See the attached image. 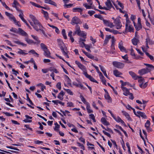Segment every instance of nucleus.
Returning a JSON list of instances; mask_svg holds the SVG:
<instances>
[{
  "label": "nucleus",
  "instance_id": "37998d69",
  "mask_svg": "<svg viewBox=\"0 0 154 154\" xmlns=\"http://www.w3.org/2000/svg\"><path fill=\"white\" fill-rule=\"evenodd\" d=\"M30 3H31L32 5L33 6L38 7L39 8H42V6H40V5H38V4H37L35 3L34 2H30Z\"/></svg>",
  "mask_w": 154,
  "mask_h": 154
},
{
  "label": "nucleus",
  "instance_id": "bb28decb",
  "mask_svg": "<svg viewBox=\"0 0 154 154\" xmlns=\"http://www.w3.org/2000/svg\"><path fill=\"white\" fill-rule=\"evenodd\" d=\"M104 97L105 99L108 100V102L111 103L112 102L111 97L109 96L108 93H106V94H105Z\"/></svg>",
  "mask_w": 154,
  "mask_h": 154
},
{
  "label": "nucleus",
  "instance_id": "9b49d317",
  "mask_svg": "<svg viewBox=\"0 0 154 154\" xmlns=\"http://www.w3.org/2000/svg\"><path fill=\"white\" fill-rule=\"evenodd\" d=\"M150 121L149 120H147L145 124V126L148 132H150L152 131V129L150 127Z\"/></svg>",
  "mask_w": 154,
  "mask_h": 154
},
{
  "label": "nucleus",
  "instance_id": "a18cd8bd",
  "mask_svg": "<svg viewBox=\"0 0 154 154\" xmlns=\"http://www.w3.org/2000/svg\"><path fill=\"white\" fill-rule=\"evenodd\" d=\"M145 54L146 55L149 57V58L151 60L153 61L154 60V58L153 56L150 55L147 52H145Z\"/></svg>",
  "mask_w": 154,
  "mask_h": 154
},
{
  "label": "nucleus",
  "instance_id": "09e8293b",
  "mask_svg": "<svg viewBox=\"0 0 154 154\" xmlns=\"http://www.w3.org/2000/svg\"><path fill=\"white\" fill-rule=\"evenodd\" d=\"M80 97V98L81 99L82 101L85 104H86V105H87V103H89L88 102L86 101L85 99V98H84V97L82 95H81Z\"/></svg>",
  "mask_w": 154,
  "mask_h": 154
},
{
  "label": "nucleus",
  "instance_id": "603ef678",
  "mask_svg": "<svg viewBox=\"0 0 154 154\" xmlns=\"http://www.w3.org/2000/svg\"><path fill=\"white\" fill-rule=\"evenodd\" d=\"M122 57L123 59L126 61L125 62H127L128 61V57L127 54H126L124 56H122Z\"/></svg>",
  "mask_w": 154,
  "mask_h": 154
},
{
  "label": "nucleus",
  "instance_id": "dca6fc26",
  "mask_svg": "<svg viewBox=\"0 0 154 154\" xmlns=\"http://www.w3.org/2000/svg\"><path fill=\"white\" fill-rule=\"evenodd\" d=\"M122 88L123 91V94L126 96L129 95L131 93L129 92V90L126 87H122Z\"/></svg>",
  "mask_w": 154,
  "mask_h": 154
},
{
  "label": "nucleus",
  "instance_id": "2eb2a0df",
  "mask_svg": "<svg viewBox=\"0 0 154 154\" xmlns=\"http://www.w3.org/2000/svg\"><path fill=\"white\" fill-rule=\"evenodd\" d=\"M136 116L140 118V116L146 119L147 118V116L145 115L144 112H142L140 111H138L137 112V114L136 115Z\"/></svg>",
  "mask_w": 154,
  "mask_h": 154
},
{
  "label": "nucleus",
  "instance_id": "c756f323",
  "mask_svg": "<svg viewBox=\"0 0 154 154\" xmlns=\"http://www.w3.org/2000/svg\"><path fill=\"white\" fill-rule=\"evenodd\" d=\"M64 95V93L63 91H61L57 96V98L59 99L60 100H62L63 99V97Z\"/></svg>",
  "mask_w": 154,
  "mask_h": 154
},
{
  "label": "nucleus",
  "instance_id": "393cba45",
  "mask_svg": "<svg viewBox=\"0 0 154 154\" xmlns=\"http://www.w3.org/2000/svg\"><path fill=\"white\" fill-rule=\"evenodd\" d=\"M122 112L123 113V115L125 116L126 118L129 121H131V119L129 115V114L124 111H122Z\"/></svg>",
  "mask_w": 154,
  "mask_h": 154
},
{
  "label": "nucleus",
  "instance_id": "aec40b11",
  "mask_svg": "<svg viewBox=\"0 0 154 154\" xmlns=\"http://www.w3.org/2000/svg\"><path fill=\"white\" fill-rule=\"evenodd\" d=\"M119 48L121 51L126 52V49L123 46L122 43V41L119 44Z\"/></svg>",
  "mask_w": 154,
  "mask_h": 154
},
{
  "label": "nucleus",
  "instance_id": "338daca9",
  "mask_svg": "<svg viewBox=\"0 0 154 154\" xmlns=\"http://www.w3.org/2000/svg\"><path fill=\"white\" fill-rule=\"evenodd\" d=\"M87 56L89 58L92 59H94V56L88 53V54L87 55Z\"/></svg>",
  "mask_w": 154,
  "mask_h": 154
},
{
  "label": "nucleus",
  "instance_id": "7ed1b4c3",
  "mask_svg": "<svg viewBox=\"0 0 154 154\" xmlns=\"http://www.w3.org/2000/svg\"><path fill=\"white\" fill-rule=\"evenodd\" d=\"M114 23L115 24V26H116V29H121L122 26V25L120 20L119 17L116 18L115 20Z\"/></svg>",
  "mask_w": 154,
  "mask_h": 154
},
{
  "label": "nucleus",
  "instance_id": "39448f33",
  "mask_svg": "<svg viewBox=\"0 0 154 154\" xmlns=\"http://www.w3.org/2000/svg\"><path fill=\"white\" fill-rule=\"evenodd\" d=\"M113 65L115 67L119 69H122L124 66V64L122 63L114 61L112 63Z\"/></svg>",
  "mask_w": 154,
  "mask_h": 154
},
{
  "label": "nucleus",
  "instance_id": "8fccbe9b",
  "mask_svg": "<svg viewBox=\"0 0 154 154\" xmlns=\"http://www.w3.org/2000/svg\"><path fill=\"white\" fill-rule=\"evenodd\" d=\"M14 42L16 44L21 45L23 46L26 47V44H24L19 41H15Z\"/></svg>",
  "mask_w": 154,
  "mask_h": 154
},
{
  "label": "nucleus",
  "instance_id": "9d476101",
  "mask_svg": "<svg viewBox=\"0 0 154 154\" xmlns=\"http://www.w3.org/2000/svg\"><path fill=\"white\" fill-rule=\"evenodd\" d=\"M84 75H85L86 77L89 79L91 82L97 83H98L97 82L96 80L93 78V77L91 75H88L87 72H85L84 73Z\"/></svg>",
  "mask_w": 154,
  "mask_h": 154
},
{
  "label": "nucleus",
  "instance_id": "f8f14e48",
  "mask_svg": "<svg viewBox=\"0 0 154 154\" xmlns=\"http://www.w3.org/2000/svg\"><path fill=\"white\" fill-rule=\"evenodd\" d=\"M113 118L116 122H120L123 125L125 126H126V125L124 122L119 117L117 116L116 117L115 116H114Z\"/></svg>",
  "mask_w": 154,
  "mask_h": 154
},
{
  "label": "nucleus",
  "instance_id": "f03ea898",
  "mask_svg": "<svg viewBox=\"0 0 154 154\" xmlns=\"http://www.w3.org/2000/svg\"><path fill=\"white\" fill-rule=\"evenodd\" d=\"M29 17L32 19V21L35 24H37L38 26V30L36 31H38L39 30H40L45 36L47 37V35L45 33V31L43 29H41V28L43 27L42 25L37 20L36 18L32 15H30Z\"/></svg>",
  "mask_w": 154,
  "mask_h": 154
},
{
  "label": "nucleus",
  "instance_id": "e433bc0d",
  "mask_svg": "<svg viewBox=\"0 0 154 154\" xmlns=\"http://www.w3.org/2000/svg\"><path fill=\"white\" fill-rule=\"evenodd\" d=\"M86 33L84 32L83 31H82L78 35L79 36H81L84 38H86Z\"/></svg>",
  "mask_w": 154,
  "mask_h": 154
},
{
  "label": "nucleus",
  "instance_id": "a19ab883",
  "mask_svg": "<svg viewBox=\"0 0 154 154\" xmlns=\"http://www.w3.org/2000/svg\"><path fill=\"white\" fill-rule=\"evenodd\" d=\"M19 51H18L17 53L19 54L24 55H26L28 54L27 53H26L24 52V51H25V50H23L20 49H19Z\"/></svg>",
  "mask_w": 154,
  "mask_h": 154
},
{
  "label": "nucleus",
  "instance_id": "f3484780",
  "mask_svg": "<svg viewBox=\"0 0 154 154\" xmlns=\"http://www.w3.org/2000/svg\"><path fill=\"white\" fill-rule=\"evenodd\" d=\"M18 30L17 33H18L23 36H28L27 33L21 28H19Z\"/></svg>",
  "mask_w": 154,
  "mask_h": 154
},
{
  "label": "nucleus",
  "instance_id": "5fc2aeb1",
  "mask_svg": "<svg viewBox=\"0 0 154 154\" xmlns=\"http://www.w3.org/2000/svg\"><path fill=\"white\" fill-rule=\"evenodd\" d=\"M48 4L52 5L56 7H57V4L54 2L52 1V0H50Z\"/></svg>",
  "mask_w": 154,
  "mask_h": 154
},
{
  "label": "nucleus",
  "instance_id": "72a5a7b5",
  "mask_svg": "<svg viewBox=\"0 0 154 154\" xmlns=\"http://www.w3.org/2000/svg\"><path fill=\"white\" fill-rule=\"evenodd\" d=\"M128 29L129 32H131L134 30L133 28L131 26H128V23H126L125 25V29Z\"/></svg>",
  "mask_w": 154,
  "mask_h": 154
},
{
  "label": "nucleus",
  "instance_id": "0e129e2a",
  "mask_svg": "<svg viewBox=\"0 0 154 154\" xmlns=\"http://www.w3.org/2000/svg\"><path fill=\"white\" fill-rule=\"evenodd\" d=\"M117 2L118 3V4L122 8V9H123L124 8V6L123 4L118 1H117Z\"/></svg>",
  "mask_w": 154,
  "mask_h": 154
},
{
  "label": "nucleus",
  "instance_id": "ea45409f",
  "mask_svg": "<svg viewBox=\"0 0 154 154\" xmlns=\"http://www.w3.org/2000/svg\"><path fill=\"white\" fill-rule=\"evenodd\" d=\"M25 40L28 44H29L32 43H34V44L35 43H34L32 40L29 39L28 38H25Z\"/></svg>",
  "mask_w": 154,
  "mask_h": 154
},
{
  "label": "nucleus",
  "instance_id": "4d7b16f0",
  "mask_svg": "<svg viewBox=\"0 0 154 154\" xmlns=\"http://www.w3.org/2000/svg\"><path fill=\"white\" fill-rule=\"evenodd\" d=\"M91 5H88L86 3H85L83 4V6H84L86 9H90L92 8Z\"/></svg>",
  "mask_w": 154,
  "mask_h": 154
},
{
  "label": "nucleus",
  "instance_id": "052dcab7",
  "mask_svg": "<svg viewBox=\"0 0 154 154\" xmlns=\"http://www.w3.org/2000/svg\"><path fill=\"white\" fill-rule=\"evenodd\" d=\"M65 90L66 92L70 95H73L72 92L69 89H65Z\"/></svg>",
  "mask_w": 154,
  "mask_h": 154
},
{
  "label": "nucleus",
  "instance_id": "4be33fe9",
  "mask_svg": "<svg viewBox=\"0 0 154 154\" xmlns=\"http://www.w3.org/2000/svg\"><path fill=\"white\" fill-rule=\"evenodd\" d=\"M111 38V35H106V37L104 41L103 45H106L109 42V39H110Z\"/></svg>",
  "mask_w": 154,
  "mask_h": 154
},
{
  "label": "nucleus",
  "instance_id": "69168bd1",
  "mask_svg": "<svg viewBox=\"0 0 154 154\" xmlns=\"http://www.w3.org/2000/svg\"><path fill=\"white\" fill-rule=\"evenodd\" d=\"M150 41V39L149 38H147L146 39V47L147 48H149V47L148 45V43H149Z\"/></svg>",
  "mask_w": 154,
  "mask_h": 154
},
{
  "label": "nucleus",
  "instance_id": "c9c22d12",
  "mask_svg": "<svg viewBox=\"0 0 154 154\" xmlns=\"http://www.w3.org/2000/svg\"><path fill=\"white\" fill-rule=\"evenodd\" d=\"M114 74L116 77H118L119 75H122V73L117 70H114L113 71Z\"/></svg>",
  "mask_w": 154,
  "mask_h": 154
},
{
  "label": "nucleus",
  "instance_id": "2f4dec72",
  "mask_svg": "<svg viewBox=\"0 0 154 154\" xmlns=\"http://www.w3.org/2000/svg\"><path fill=\"white\" fill-rule=\"evenodd\" d=\"M42 13H43L44 17L46 20H48L49 18L48 14L47 12L44 11L43 10H42Z\"/></svg>",
  "mask_w": 154,
  "mask_h": 154
},
{
  "label": "nucleus",
  "instance_id": "423d86ee",
  "mask_svg": "<svg viewBox=\"0 0 154 154\" xmlns=\"http://www.w3.org/2000/svg\"><path fill=\"white\" fill-rule=\"evenodd\" d=\"M151 69H149L145 68L143 69L139 70L138 71V73L141 75L147 73L148 72H150Z\"/></svg>",
  "mask_w": 154,
  "mask_h": 154
},
{
  "label": "nucleus",
  "instance_id": "473e14b6",
  "mask_svg": "<svg viewBox=\"0 0 154 154\" xmlns=\"http://www.w3.org/2000/svg\"><path fill=\"white\" fill-rule=\"evenodd\" d=\"M134 26L137 31H139L142 28L141 24H138L137 25H136L135 23H134Z\"/></svg>",
  "mask_w": 154,
  "mask_h": 154
},
{
  "label": "nucleus",
  "instance_id": "4c0bfd02",
  "mask_svg": "<svg viewBox=\"0 0 154 154\" xmlns=\"http://www.w3.org/2000/svg\"><path fill=\"white\" fill-rule=\"evenodd\" d=\"M83 45L84 46L85 49L89 52H91V51L90 49V46L88 45L85 44V43H83Z\"/></svg>",
  "mask_w": 154,
  "mask_h": 154
},
{
  "label": "nucleus",
  "instance_id": "de8ad7c7",
  "mask_svg": "<svg viewBox=\"0 0 154 154\" xmlns=\"http://www.w3.org/2000/svg\"><path fill=\"white\" fill-rule=\"evenodd\" d=\"M31 36L33 39H34L35 40L37 41V42L38 43H39L40 42V41L38 40V38L37 36L33 35H31Z\"/></svg>",
  "mask_w": 154,
  "mask_h": 154
},
{
  "label": "nucleus",
  "instance_id": "ddd939ff",
  "mask_svg": "<svg viewBox=\"0 0 154 154\" xmlns=\"http://www.w3.org/2000/svg\"><path fill=\"white\" fill-rule=\"evenodd\" d=\"M129 73L134 80H136L138 78H142V76H137L134 72L132 71H129Z\"/></svg>",
  "mask_w": 154,
  "mask_h": 154
},
{
  "label": "nucleus",
  "instance_id": "4468645a",
  "mask_svg": "<svg viewBox=\"0 0 154 154\" xmlns=\"http://www.w3.org/2000/svg\"><path fill=\"white\" fill-rule=\"evenodd\" d=\"M75 31L73 33V35H74L77 34L78 35L80 34L82 31H81L80 29V27L79 25H77L75 27Z\"/></svg>",
  "mask_w": 154,
  "mask_h": 154
},
{
  "label": "nucleus",
  "instance_id": "680f3d73",
  "mask_svg": "<svg viewBox=\"0 0 154 154\" xmlns=\"http://www.w3.org/2000/svg\"><path fill=\"white\" fill-rule=\"evenodd\" d=\"M0 2L2 3L3 5L4 6L6 9H7L8 10H10V8H9L6 5V4L5 2H3L2 0H1V2Z\"/></svg>",
  "mask_w": 154,
  "mask_h": 154
},
{
  "label": "nucleus",
  "instance_id": "49530a36",
  "mask_svg": "<svg viewBox=\"0 0 154 154\" xmlns=\"http://www.w3.org/2000/svg\"><path fill=\"white\" fill-rule=\"evenodd\" d=\"M62 34L64 38L65 39H66L67 38V36H66V31H65V29H63L62 30Z\"/></svg>",
  "mask_w": 154,
  "mask_h": 154
},
{
  "label": "nucleus",
  "instance_id": "774afa93",
  "mask_svg": "<svg viewBox=\"0 0 154 154\" xmlns=\"http://www.w3.org/2000/svg\"><path fill=\"white\" fill-rule=\"evenodd\" d=\"M95 13V11H89L88 12V14H89V15L91 16Z\"/></svg>",
  "mask_w": 154,
  "mask_h": 154
},
{
  "label": "nucleus",
  "instance_id": "20e7f679",
  "mask_svg": "<svg viewBox=\"0 0 154 154\" xmlns=\"http://www.w3.org/2000/svg\"><path fill=\"white\" fill-rule=\"evenodd\" d=\"M82 23V22L76 16L72 18L71 22V23L72 25L74 24H81Z\"/></svg>",
  "mask_w": 154,
  "mask_h": 154
},
{
  "label": "nucleus",
  "instance_id": "f704fd0d",
  "mask_svg": "<svg viewBox=\"0 0 154 154\" xmlns=\"http://www.w3.org/2000/svg\"><path fill=\"white\" fill-rule=\"evenodd\" d=\"M86 105V109L88 111V112L89 113H90L93 112V111L92 110L90 109V106L89 103H87Z\"/></svg>",
  "mask_w": 154,
  "mask_h": 154
},
{
  "label": "nucleus",
  "instance_id": "1a4fd4ad",
  "mask_svg": "<svg viewBox=\"0 0 154 154\" xmlns=\"http://www.w3.org/2000/svg\"><path fill=\"white\" fill-rule=\"evenodd\" d=\"M12 6L13 7L15 8L16 10L18 11H21L17 7L18 6H20V5L19 3L16 0H14V2L12 4Z\"/></svg>",
  "mask_w": 154,
  "mask_h": 154
},
{
  "label": "nucleus",
  "instance_id": "0eeeda50",
  "mask_svg": "<svg viewBox=\"0 0 154 154\" xmlns=\"http://www.w3.org/2000/svg\"><path fill=\"white\" fill-rule=\"evenodd\" d=\"M103 24L106 26L109 27L111 28H113L114 26V25L113 23L110 22L109 20H103Z\"/></svg>",
  "mask_w": 154,
  "mask_h": 154
},
{
  "label": "nucleus",
  "instance_id": "6e6552de",
  "mask_svg": "<svg viewBox=\"0 0 154 154\" xmlns=\"http://www.w3.org/2000/svg\"><path fill=\"white\" fill-rule=\"evenodd\" d=\"M75 63L77 65L79 68L83 71L84 73L85 72H86V68L84 66L78 61H75Z\"/></svg>",
  "mask_w": 154,
  "mask_h": 154
},
{
  "label": "nucleus",
  "instance_id": "bf43d9fd",
  "mask_svg": "<svg viewBox=\"0 0 154 154\" xmlns=\"http://www.w3.org/2000/svg\"><path fill=\"white\" fill-rule=\"evenodd\" d=\"M73 5L72 4H65L64 5V7L65 8H67L71 7Z\"/></svg>",
  "mask_w": 154,
  "mask_h": 154
},
{
  "label": "nucleus",
  "instance_id": "412c9836",
  "mask_svg": "<svg viewBox=\"0 0 154 154\" xmlns=\"http://www.w3.org/2000/svg\"><path fill=\"white\" fill-rule=\"evenodd\" d=\"M105 4L109 9H111L112 8H113L110 0H107V2L105 3Z\"/></svg>",
  "mask_w": 154,
  "mask_h": 154
},
{
  "label": "nucleus",
  "instance_id": "a878e982",
  "mask_svg": "<svg viewBox=\"0 0 154 154\" xmlns=\"http://www.w3.org/2000/svg\"><path fill=\"white\" fill-rule=\"evenodd\" d=\"M25 117L26 118V119H25L23 120V121L25 122H32V120H29L28 119H32V117H30L28 115H26Z\"/></svg>",
  "mask_w": 154,
  "mask_h": 154
},
{
  "label": "nucleus",
  "instance_id": "58836bf2",
  "mask_svg": "<svg viewBox=\"0 0 154 154\" xmlns=\"http://www.w3.org/2000/svg\"><path fill=\"white\" fill-rule=\"evenodd\" d=\"M138 41V39L136 38H133L132 40V42L133 44L134 45H137Z\"/></svg>",
  "mask_w": 154,
  "mask_h": 154
},
{
  "label": "nucleus",
  "instance_id": "c03bdc74",
  "mask_svg": "<svg viewBox=\"0 0 154 154\" xmlns=\"http://www.w3.org/2000/svg\"><path fill=\"white\" fill-rule=\"evenodd\" d=\"M147 82H146L144 84H143V85H142V84H139L140 87V88L143 89L145 88L147 86Z\"/></svg>",
  "mask_w": 154,
  "mask_h": 154
},
{
  "label": "nucleus",
  "instance_id": "f257e3e1",
  "mask_svg": "<svg viewBox=\"0 0 154 154\" xmlns=\"http://www.w3.org/2000/svg\"><path fill=\"white\" fill-rule=\"evenodd\" d=\"M58 45L60 47L63 55L67 58H69L68 55L69 51L67 50V48L63 41L60 39H58Z\"/></svg>",
  "mask_w": 154,
  "mask_h": 154
},
{
  "label": "nucleus",
  "instance_id": "864d4df0",
  "mask_svg": "<svg viewBox=\"0 0 154 154\" xmlns=\"http://www.w3.org/2000/svg\"><path fill=\"white\" fill-rule=\"evenodd\" d=\"M89 116L90 118L91 119H92L93 120V122H96V121L95 119V116H94V114H91L89 115Z\"/></svg>",
  "mask_w": 154,
  "mask_h": 154
},
{
  "label": "nucleus",
  "instance_id": "7c9ffc66",
  "mask_svg": "<svg viewBox=\"0 0 154 154\" xmlns=\"http://www.w3.org/2000/svg\"><path fill=\"white\" fill-rule=\"evenodd\" d=\"M20 12V14L19 15V17L21 18V20L25 23H26V21L24 19L23 17V14L22 11H19Z\"/></svg>",
  "mask_w": 154,
  "mask_h": 154
},
{
  "label": "nucleus",
  "instance_id": "6e6d98bb",
  "mask_svg": "<svg viewBox=\"0 0 154 154\" xmlns=\"http://www.w3.org/2000/svg\"><path fill=\"white\" fill-rule=\"evenodd\" d=\"M48 4L52 5L56 7H57V4L54 2L52 1V0H50Z\"/></svg>",
  "mask_w": 154,
  "mask_h": 154
},
{
  "label": "nucleus",
  "instance_id": "79ce46f5",
  "mask_svg": "<svg viewBox=\"0 0 154 154\" xmlns=\"http://www.w3.org/2000/svg\"><path fill=\"white\" fill-rule=\"evenodd\" d=\"M40 46L42 49L43 50V51L48 49L47 46L43 43H41Z\"/></svg>",
  "mask_w": 154,
  "mask_h": 154
},
{
  "label": "nucleus",
  "instance_id": "a211bd4d",
  "mask_svg": "<svg viewBox=\"0 0 154 154\" xmlns=\"http://www.w3.org/2000/svg\"><path fill=\"white\" fill-rule=\"evenodd\" d=\"M5 14L7 16L9 17L11 20H13L14 22H16V20L15 18L12 14L9 13L7 12H5Z\"/></svg>",
  "mask_w": 154,
  "mask_h": 154
},
{
  "label": "nucleus",
  "instance_id": "6ab92c4d",
  "mask_svg": "<svg viewBox=\"0 0 154 154\" xmlns=\"http://www.w3.org/2000/svg\"><path fill=\"white\" fill-rule=\"evenodd\" d=\"M44 51V54L45 57L48 58H51L50 55L51 53L48 49Z\"/></svg>",
  "mask_w": 154,
  "mask_h": 154
},
{
  "label": "nucleus",
  "instance_id": "c85d7f7f",
  "mask_svg": "<svg viewBox=\"0 0 154 154\" xmlns=\"http://www.w3.org/2000/svg\"><path fill=\"white\" fill-rule=\"evenodd\" d=\"M101 121L104 125H109V123L104 118H102L101 119Z\"/></svg>",
  "mask_w": 154,
  "mask_h": 154
},
{
  "label": "nucleus",
  "instance_id": "3c124183",
  "mask_svg": "<svg viewBox=\"0 0 154 154\" xmlns=\"http://www.w3.org/2000/svg\"><path fill=\"white\" fill-rule=\"evenodd\" d=\"M138 79H140L138 81L139 83L140 84H142V85H143L144 82V79L142 77V78H138Z\"/></svg>",
  "mask_w": 154,
  "mask_h": 154
},
{
  "label": "nucleus",
  "instance_id": "e2e57ef3",
  "mask_svg": "<svg viewBox=\"0 0 154 154\" xmlns=\"http://www.w3.org/2000/svg\"><path fill=\"white\" fill-rule=\"evenodd\" d=\"M55 128H54V130L57 131L58 130V128H60V125L57 123H55Z\"/></svg>",
  "mask_w": 154,
  "mask_h": 154
},
{
  "label": "nucleus",
  "instance_id": "5701e85b",
  "mask_svg": "<svg viewBox=\"0 0 154 154\" xmlns=\"http://www.w3.org/2000/svg\"><path fill=\"white\" fill-rule=\"evenodd\" d=\"M83 11V9L79 8H74L72 9V11L74 12H79L81 14H82V13Z\"/></svg>",
  "mask_w": 154,
  "mask_h": 154
},
{
  "label": "nucleus",
  "instance_id": "13d9d810",
  "mask_svg": "<svg viewBox=\"0 0 154 154\" xmlns=\"http://www.w3.org/2000/svg\"><path fill=\"white\" fill-rule=\"evenodd\" d=\"M26 97H27V100L29 101L30 104H31L33 105V104L32 101L30 100V99L29 97L28 94H26Z\"/></svg>",
  "mask_w": 154,
  "mask_h": 154
},
{
  "label": "nucleus",
  "instance_id": "b1692460",
  "mask_svg": "<svg viewBox=\"0 0 154 154\" xmlns=\"http://www.w3.org/2000/svg\"><path fill=\"white\" fill-rule=\"evenodd\" d=\"M99 66L100 67V69L101 71L103 73L104 75L107 78L109 79V78L108 77V76L107 75V74L106 73V70L101 65H99Z\"/></svg>",
  "mask_w": 154,
  "mask_h": 154
},
{
  "label": "nucleus",
  "instance_id": "cd10ccee",
  "mask_svg": "<svg viewBox=\"0 0 154 154\" xmlns=\"http://www.w3.org/2000/svg\"><path fill=\"white\" fill-rule=\"evenodd\" d=\"M29 22L30 23V25L33 26V28L36 30L38 31V27L37 26V24H35L33 22V23L30 20H28Z\"/></svg>",
  "mask_w": 154,
  "mask_h": 154
}]
</instances>
